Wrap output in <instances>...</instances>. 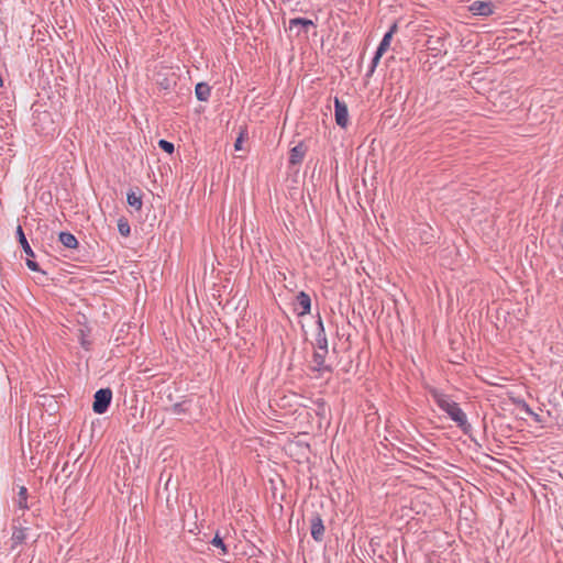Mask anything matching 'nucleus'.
<instances>
[{
	"instance_id": "0eeeda50",
	"label": "nucleus",
	"mask_w": 563,
	"mask_h": 563,
	"mask_svg": "<svg viewBox=\"0 0 563 563\" xmlns=\"http://www.w3.org/2000/svg\"><path fill=\"white\" fill-rule=\"evenodd\" d=\"M307 151H308V147L303 142H299L296 146H294L289 152L290 165L301 164L306 156Z\"/></svg>"
},
{
	"instance_id": "b1692460",
	"label": "nucleus",
	"mask_w": 563,
	"mask_h": 563,
	"mask_svg": "<svg viewBox=\"0 0 563 563\" xmlns=\"http://www.w3.org/2000/svg\"><path fill=\"white\" fill-rule=\"evenodd\" d=\"M3 86V79H2V76L0 75V87Z\"/></svg>"
},
{
	"instance_id": "4468645a",
	"label": "nucleus",
	"mask_w": 563,
	"mask_h": 563,
	"mask_svg": "<svg viewBox=\"0 0 563 563\" xmlns=\"http://www.w3.org/2000/svg\"><path fill=\"white\" fill-rule=\"evenodd\" d=\"M16 506L21 509V510H26L29 509V506H27V489L24 487V486H21L20 489H19V493H18V498H16Z\"/></svg>"
},
{
	"instance_id": "9b49d317",
	"label": "nucleus",
	"mask_w": 563,
	"mask_h": 563,
	"mask_svg": "<svg viewBox=\"0 0 563 563\" xmlns=\"http://www.w3.org/2000/svg\"><path fill=\"white\" fill-rule=\"evenodd\" d=\"M58 240L67 249H76L78 246V240L70 232H60Z\"/></svg>"
},
{
	"instance_id": "f03ea898",
	"label": "nucleus",
	"mask_w": 563,
	"mask_h": 563,
	"mask_svg": "<svg viewBox=\"0 0 563 563\" xmlns=\"http://www.w3.org/2000/svg\"><path fill=\"white\" fill-rule=\"evenodd\" d=\"M112 399V391L109 388L99 389L95 394L92 409L96 413H103L107 411Z\"/></svg>"
},
{
	"instance_id": "9d476101",
	"label": "nucleus",
	"mask_w": 563,
	"mask_h": 563,
	"mask_svg": "<svg viewBox=\"0 0 563 563\" xmlns=\"http://www.w3.org/2000/svg\"><path fill=\"white\" fill-rule=\"evenodd\" d=\"M471 11L478 15H489L493 13V5L490 2L475 1L471 5Z\"/></svg>"
},
{
	"instance_id": "a211bd4d",
	"label": "nucleus",
	"mask_w": 563,
	"mask_h": 563,
	"mask_svg": "<svg viewBox=\"0 0 563 563\" xmlns=\"http://www.w3.org/2000/svg\"><path fill=\"white\" fill-rule=\"evenodd\" d=\"M211 543L214 547L220 548L221 551H222V554H225L228 552L227 547H225L223 540L218 534H216V537L212 539Z\"/></svg>"
},
{
	"instance_id": "412c9836",
	"label": "nucleus",
	"mask_w": 563,
	"mask_h": 563,
	"mask_svg": "<svg viewBox=\"0 0 563 563\" xmlns=\"http://www.w3.org/2000/svg\"><path fill=\"white\" fill-rule=\"evenodd\" d=\"M26 266L33 272L40 271L38 264L31 258L26 260Z\"/></svg>"
},
{
	"instance_id": "f3484780",
	"label": "nucleus",
	"mask_w": 563,
	"mask_h": 563,
	"mask_svg": "<svg viewBox=\"0 0 563 563\" xmlns=\"http://www.w3.org/2000/svg\"><path fill=\"white\" fill-rule=\"evenodd\" d=\"M158 146L168 154L174 152V144L166 140H159Z\"/></svg>"
},
{
	"instance_id": "dca6fc26",
	"label": "nucleus",
	"mask_w": 563,
	"mask_h": 563,
	"mask_svg": "<svg viewBox=\"0 0 563 563\" xmlns=\"http://www.w3.org/2000/svg\"><path fill=\"white\" fill-rule=\"evenodd\" d=\"M298 25L307 30L309 26H313V22L311 20H307L303 18H295L289 21V30H292L295 26Z\"/></svg>"
},
{
	"instance_id": "423d86ee",
	"label": "nucleus",
	"mask_w": 563,
	"mask_h": 563,
	"mask_svg": "<svg viewBox=\"0 0 563 563\" xmlns=\"http://www.w3.org/2000/svg\"><path fill=\"white\" fill-rule=\"evenodd\" d=\"M310 532L314 541L320 542L324 537V526L320 515L314 514L310 519Z\"/></svg>"
},
{
	"instance_id": "6e6552de",
	"label": "nucleus",
	"mask_w": 563,
	"mask_h": 563,
	"mask_svg": "<svg viewBox=\"0 0 563 563\" xmlns=\"http://www.w3.org/2000/svg\"><path fill=\"white\" fill-rule=\"evenodd\" d=\"M26 540V529L21 527H13L11 536V550H15L19 545L23 544Z\"/></svg>"
},
{
	"instance_id": "7ed1b4c3",
	"label": "nucleus",
	"mask_w": 563,
	"mask_h": 563,
	"mask_svg": "<svg viewBox=\"0 0 563 563\" xmlns=\"http://www.w3.org/2000/svg\"><path fill=\"white\" fill-rule=\"evenodd\" d=\"M397 30V25L394 24L390 30L384 35L376 53H375V56L373 57V60H372V67H371V73L374 71L375 67L377 66V64L379 63V59L380 57L383 56V54L388 49L389 45H390V41L393 38V34L395 33V31Z\"/></svg>"
},
{
	"instance_id": "5701e85b",
	"label": "nucleus",
	"mask_w": 563,
	"mask_h": 563,
	"mask_svg": "<svg viewBox=\"0 0 563 563\" xmlns=\"http://www.w3.org/2000/svg\"><path fill=\"white\" fill-rule=\"evenodd\" d=\"M179 408H180V405H175V406H174V411H175V412H178V411H179Z\"/></svg>"
},
{
	"instance_id": "1a4fd4ad",
	"label": "nucleus",
	"mask_w": 563,
	"mask_h": 563,
	"mask_svg": "<svg viewBox=\"0 0 563 563\" xmlns=\"http://www.w3.org/2000/svg\"><path fill=\"white\" fill-rule=\"evenodd\" d=\"M296 303H297L298 308H300V311H298L299 316H303V314H307L310 312L311 300H310L309 295H307L306 292L300 291L297 295Z\"/></svg>"
},
{
	"instance_id": "f257e3e1",
	"label": "nucleus",
	"mask_w": 563,
	"mask_h": 563,
	"mask_svg": "<svg viewBox=\"0 0 563 563\" xmlns=\"http://www.w3.org/2000/svg\"><path fill=\"white\" fill-rule=\"evenodd\" d=\"M429 393L439 408L446 412L459 428H461L464 432H467L471 429V424L467 421L466 415L460 408L457 402L453 401L450 396L435 388H431Z\"/></svg>"
},
{
	"instance_id": "39448f33",
	"label": "nucleus",
	"mask_w": 563,
	"mask_h": 563,
	"mask_svg": "<svg viewBox=\"0 0 563 563\" xmlns=\"http://www.w3.org/2000/svg\"><path fill=\"white\" fill-rule=\"evenodd\" d=\"M334 114L336 124L341 128H345L349 122L347 107L343 101L339 100L338 98L334 99Z\"/></svg>"
},
{
	"instance_id": "20e7f679",
	"label": "nucleus",
	"mask_w": 563,
	"mask_h": 563,
	"mask_svg": "<svg viewBox=\"0 0 563 563\" xmlns=\"http://www.w3.org/2000/svg\"><path fill=\"white\" fill-rule=\"evenodd\" d=\"M328 352L316 350L312 356V365L310 366L311 371L318 372L320 375L323 373H330L332 371L331 366L325 364V356Z\"/></svg>"
},
{
	"instance_id": "4be33fe9",
	"label": "nucleus",
	"mask_w": 563,
	"mask_h": 563,
	"mask_svg": "<svg viewBox=\"0 0 563 563\" xmlns=\"http://www.w3.org/2000/svg\"><path fill=\"white\" fill-rule=\"evenodd\" d=\"M241 144H242V136L238 137L235 141L234 147L236 151H240L242 148Z\"/></svg>"
},
{
	"instance_id": "aec40b11",
	"label": "nucleus",
	"mask_w": 563,
	"mask_h": 563,
	"mask_svg": "<svg viewBox=\"0 0 563 563\" xmlns=\"http://www.w3.org/2000/svg\"><path fill=\"white\" fill-rule=\"evenodd\" d=\"M317 345L318 350L328 352V341L324 335H318Z\"/></svg>"
},
{
	"instance_id": "ddd939ff",
	"label": "nucleus",
	"mask_w": 563,
	"mask_h": 563,
	"mask_svg": "<svg viewBox=\"0 0 563 563\" xmlns=\"http://www.w3.org/2000/svg\"><path fill=\"white\" fill-rule=\"evenodd\" d=\"M195 92L198 100L206 101L210 96V87L205 82H199L196 85Z\"/></svg>"
},
{
	"instance_id": "f8f14e48",
	"label": "nucleus",
	"mask_w": 563,
	"mask_h": 563,
	"mask_svg": "<svg viewBox=\"0 0 563 563\" xmlns=\"http://www.w3.org/2000/svg\"><path fill=\"white\" fill-rule=\"evenodd\" d=\"M16 235H18V240L23 249V251L25 252V254L30 257H34V252L33 250L31 249L25 235H24V232H23V229L21 225H19L16 228Z\"/></svg>"
},
{
	"instance_id": "6ab92c4d",
	"label": "nucleus",
	"mask_w": 563,
	"mask_h": 563,
	"mask_svg": "<svg viewBox=\"0 0 563 563\" xmlns=\"http://www.w3.org/2000/svg\"><path fill=\"white\" fill-rule=\"evenodd\" d=\"M118 229L123 236H128L130 234V225L126 221L120 220L118 223Z\"/></svg>"
},
{
	"instance_id": "2eb2a0df",
	"label": "nucleus",
	"mask_w": 563,
	"mask_h": 563,
	"mask_svg": "<svg viewBox=\"0 0 563 563\" xmlns=\"http://www.w3.org/2000/svg\"><path fill=\"white\" fill-rule=\"evenodd\" d=\"M128 203L133 207L135 210H141L143 202L142 197L136 195L134 191H130L126 197Z\"/></svg>"
}]
</instances>
